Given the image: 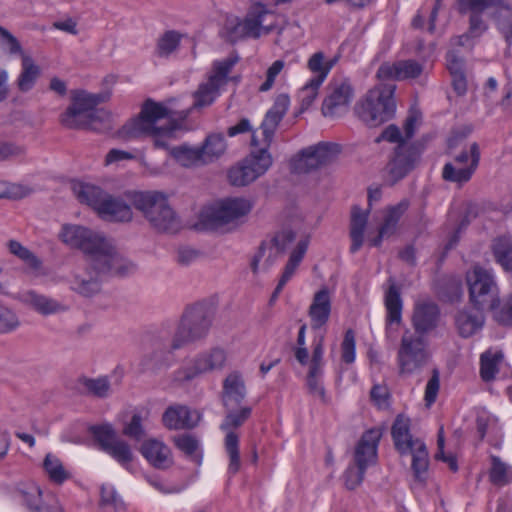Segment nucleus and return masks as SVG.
Segmentation results:
<instances>
[{"instance_id": "obj_1", "label": "nucleus", "mask_w": 512, "mask_h": 512, "mask_svg": "<svg viewBox=\"0 0 512 512\" xmlns=\"http://www.w3.org/2000/svg\"><path fill=\"white\" fill-rule=\"evenodd\" d=\"M134 270L135 265L117 251L96 255L73 272L69 280L70 289L82 297L91 298L101 292L103 276H126Z\"/></svg>"}, {"instance_id": "obj_2", "label": "nucleus", "mask_w": 512, "mask_h": 512, "mask_svg": "<svg viewBox=\"0 0 512 512\" xmlns=\"http://www.w3.org/2000/svg\"><path fill=\"white\" fill-rule=\"evenodd\" d=\"M170 110L151 99L144 102L139 115L127 121L119 130L124 139L152 137L155 148H167L165 137L172 135L176 126Z\"/></svg>"}, {"instance_id": "obj_3", "label": "nucleus", "mask_w": 512, "mask_h": 512, "mask_svg": "<svg viewBox=\"0 0 512 512\" xmlns=\"http://www.w3.org/2000/svg\"><path fill=\"white\" fill-rule=\"evenodd\" d=\"M289 105L290 99L287 94L278 95L272 107L266 112L260 125L262 140H259L256 132L252 131L251 146L253 150L243 160L258 177L264 175L273 163L272 156L268 150L280 122L289 109Z\"/></svg>"}, {"instance_id": "obj_4", "label": "nucleus", "mask_w": 512, "mask_h": 512, "mask_svg": "<svg viewBox=\"0 0 512 512\" xmlns=\"http://www.w3.org/2000/svg\"><path fill=\"white\" fill-rule=\"evenodd\" d=\"M110 96V91L96 94L83 90L73 91L71 105L61 115V123L70 129L100 131L107 128L110 115L103 109H96V106L109 100Z\"/></svg>"}, {"instance_id": "obj_5", "label": "nucleus", "mask_w": 512, "mask_h": 512, "mask_svg": "<svg viewBox=\"0 0 512 512\" xmlns=\"http://www.w3.org/2000/svg\"><path fill=\"white\" fill-rule=\"evenodd\" d=\"M125 196L157 232L176 233L181 228V221L164 193L127 191Z\"/></svg>"}, {"instance_id": "obj_6", "label": "nucleus", "mask_w": 512, "mask_h": 512, "mask_svg": "<svg viewBox=\"0 0 512 512\" xmlns=\"http://www.w3.org/2000/svg\"><path fill=\"white\" fill-rule=\"evenodd\" d=\"M72 191L76 198L98 213L100 218L109 222H130L133 219L131 206L122 198L110 195L100 187L82 182H74Z\"/></svg>"}, {"instance_id": "obj_7", "label": "nucleus", "mask_w": 512, "mask_h": 512, "mask_svg": "<svg viewBox=\"0 0 512 512\" xmlns=\"http://www.w3.org/2000/svg\"><path fill=\"white\" fill-rule=\"evenodd\" d=\"M214 314L212 306L204 302L186 308L171 338L170 350H179L206 338Z\"/></svg>"}, {"instance_id": "obj_8", "label": "nucleus", "mask_w": 512, "mask_h": 512, "mask_svg": "<svg viewBox=\"0 0 512 512\" xmlns=\"http://www.w3.org/2000/svg\"><path fill=\"white\" fill-rule=\"evenodd\" d=\"M395 89L394 84L385 83L369 90L365 99L356 107L359 118L370 127L389 121L396 108L393 98Z\"/></svg>"}, {"instance_id": "obj_9", "label": "nucleus", "mask_w": 512, "mask_h": 512, "mask_svg": "<svg viewBox=\"0 0 512 512\" xmlns=\"http://www.w3.org/2000/svg\"><path fill=\"white\" fill-rule=\"evenodd\" d=\"M431 352L428 341L417 333L406 330L397 351L399 375L403 377L420 373L429 363Z\"/></svg>"}, {"instance_id": "obj_10", "label": "nucleus", "mask_w": 512, "mask_h": 512, "mask_svg": "<svg viewBox=\"0 0 512 512\" xmlns=\"http://www.w3.org/2000/svg\"><path fill=\"white\" fill-rule=\"evenodd\" d=\"M470 302L477 310H494L500 303L499 290L493 273L475 265L467 272Z\"/></svg>"}, {"instance_id": "obj_11", "label": "nucleus", "mask_w": 512, "mask_h": 512, "mask_svg": "<svg viewBox=\"0 0 512 512\" xmlns=\"http://www.w3.org/2000/svg\"><path fill=\"white\" fill-rule=\"evenodd\" d=\"M251 209V202L245 198H226L205 208L200 214V222L204 228L216 230L235 223L246 216Z\"/></svg>"}, {"instance_id": "obj_12", "label": "nucleus", "mask_w": 512, "mask_h": 512, "mask_svg": "<svg viewBox=\"0 0 512 512\" xmlns=\"http://www.w3.org/2000/svg\"><path fill=\"white\" fill-rule=\"evenodd\" d=\"M59 237L65 244L79 248L89 255V257L116 251L111 240L106 238L102 233L83 226L65 225Z\"/></svg>"}, {"instance_id": "obj_13", "label": "nucleus", "mask_w": 512, "mask_h": 512, "mask_svg": "<svg viewBox=\"0 0 512 512\" xmlns=\"http://www.w3.org/2000/svg\"><path fill=\"white\" fill-rule=\"evenodd\" d=\"M237 62L238 57H227L212 63L207 81L201 83L193 94V108L210 106L216 100L220 89L228 83L229 74Z\"/></svg>"}, {"instance_id": "obj_14", "label": "nucleus", "mask_w": 512, "mask_h": 512, "mask_svg": "<svg viewBox=\"0 0 512 512\" xmlns=\"http://www.w3.org/2000/svg\"><path fill=\"white\" fill-rule=\"evenodd\" d=\"M382 436L381 427H373L361 435L354 450V464L347 469L348 480H363L366 470L376 465Z\"/></svg>"}, {"instance_id": "obj_15", "label": "nucleus", "mask_w": 512, "mask_h": 512, "mask_svg": "<svg viewBox=\"0 0 512 512\" xmlns=\"http://www.w3.org/2000/svg\"><path fill=\"white\" fill-rule=\"evenodd\" d=\"M251 414L252 408L249 406L226 409V415L220 424V429L226 433L224 446L229 457L228 470L231 473H236L240 468L239 436L234 429L241 427Z\"/></svg>"}, {"instance_id": "obj_16", "label": "nucleus", "mask_w": 512, "mask_h": 512, "mask_svg": "<svg viewBox=\"0 0 512 512\" xmlns=\"http://www.w3.org/2000/svg\"><path fill=\"white\" fill-rule=\"evenodd\" d=\"M480 161V149L476 142L472 143L469 150H464L452 162L446 163L442 170V178L445 181L462 186L469 182L475 173Z\"/></svg>"}, {"instance_id": "obj_17", "label": "nucleus", "mask_w": 512, "mask_h": 512, "mask_svg": "<svg viewBox=\"0 0 512 512\" xmlns=\"http://www.w3.org/2000/svg\"><path fill=\"white\" fill-rule=\"evenodd\" d=\"M100 449L110 455L119 464L125 466L133 459L131 448L127 442L118 438L110 424L96 425L90 428Z\"/></svg>"}, {"instance_id": "obj_18", "label": "nucleus", "mask_w": 512, "mask_h": 512, "mask_svg": "<svg viewBox=\"0 0 512 512\" xmlns=\"http://www.w3.org/2000/svg\"><path fill=\"white\" fill-rule=\"evenodd\" d=\"M420 151L413 145L399 144L385 168L386 182L394 185L403 179L418 162Z\"/></svg>"}, {"instance_id": "obj_19", "label": "nucleus", "mask_w": 512, "mask_h": 512, "mask_svg": "<svg viewBox=\"0 0 512 512\" xmlns=\"http://www.w3.org/2000/svg\"><path fill=\"white\" fill-rule=\"evenodd\" d=\"M17 493L32 512H61L55 496L37 482H19Z\"/></svg>"}, {"instance_id": "obj_20", "label": "nucleus", "mask_w": 512, "mask_h": 512, "mask_svg": "<svg viewBox=\"0 0 512 512\" xmlns=\"http://www.w3.org/2000/svg\"><path fill=\"white\" fill-rule=\"evenodd\" d=\"M226 352L212 348L196 356L191 368L178 369L174 375L177 381H190L199 374L221 370L226 363Z\"/></svg>"}, {"instance_id": "obj_21", "label": "nucleus", "mask_w": 512, "mask_h": 512, "mask_svg": "<svg viewBox=\"0 0 512 512\" xmlns=\"http://www.w3.org/2000/svg\"><path fill=\"white\" fill-rule=\"evenodd\" d=\"M353 98V88L346 80L334 81L329 85V93L322 104L325 117H336L346 111Z\"/></svg>"}, {"instance_id": "obj_22", "label": "nucleus", "mask_w": 512, "mask_h": 512, "mask_svg": "<svg viewBox=\"0 0 512 512\" xmlns=\"http://www.w3.org/2000/svg\"><path fill=\"white\" fill-rule=\"evenodd\" d=\"M295 238L296 235L292 230H283L276 233L271 240L264 241L252 261L251 267L253 272H257L258 263L264 257L266 268H269L275 259L286 251Z\"/></svg>"}, {"instance_id": "obj_23", "label": "nucleus", "mask_w": 512, "mask_h": 512, "mask_svg": "<svg viewBox=\"0 0 512 512\" xmlns=\"http://www.w3.org/2000/svg\"><path fill=\"white\" fill-rule=\"evenodd\" d=\"M201 420V414L186 405L169 406L162 415L163 425L169 430L193 429Z\"/></svg>"}, {"instance_id": "obj_24", "label": "nucleus", "mask_w": 512, "mask_h": 512, "mask_svg": "<svg viewBox=\"0 0 512 512\" xmlns=\"http://www.w3.org/2000/svg\"><path fill=\"white\" fill-rule=\"evenodd\" d=\"M423 67L415 60H402L380 65L376 76L380 81L414 79L421 75Z\"/></svg>"}, {"instance_id": "obj_25", "label": "nucleus", "mask_w": 512, "mask_h": 512, "mask_svg": "<svg viewBox=\"0 0 512 512\" xmlns=\"http://www.w3.org/2000/svg\"><path fill=\"white\" fill-rule=\"evenodd\" d=\"M144 458L157 469H168L173 465L171 449L158 439L145 440L140 448Z\"/></svg>"}, {"instance_id": "obj_26", "label": "nucleus", "mask_w": 512, "mask_h": 512, "mask_svg": "<svg viewBox=\"0 0 512 512\" xmlns=\"http://www.w3.org/2000/svg\"><path fill=\"white\" fill-rule=\"evenodd\" d=\"M408 207L409 201L404 199L386 210L383 223L379 227L378 234L374 238L369 239L371 246H381L384 238H389L396 232L398 222Z\"/></svg>"}, {"instance_id": "obj_27", "label": "nucleus", "mask_w": 512, "mask_h": 512, "mask_svg": "<svg viewBox=\"0 0 512 512\" xmlns=\"http://www.w3.org/2000/svg\"><path fill=\"white\" fill-rule=\"evenodd\" d=\"M439 316L438 306L433 302H420L415 305L412 324L414 332L423 336L437 325Z\"/></svg>"}, {"instance_id": "obj_28", "label": "nucleus", "mask_w": 512, "mask_h": 512, "mask_svg": "<svg viewBox=\"0 0 512 512\" xmlns=\"http://www.w3.org/2000/svg\"><path fill=\"white\" fill-rule=\"evenodd\" d=\"M391 436L395 449L402 456L408 455L416 442H422V440L412 437L410 419L402 414L397 415L391 428Z\"/></svg>"}, {"instance_id": "obj_29", "label": "nucleus", "mask_w": 512, "mask_h": 512, "mask_svg": "<svg viewBox=\"0 0 512 512\" xmlns=\"http://www.w3.org/2000/svg\"><path fill=\"white\" fill-rule=\"evenodd\" d=\"M246 397V386L238 372H232L223 381L222 402L225 409L237 408Z\"/></svg>"}, {"instance_id": "obj_30", "label": "nucleus", "mask_w": 512, "mask_h": 512, "mask_svg": "<svg viewBox=\"0 0 512 512\" xmlns=\"http://www.w3.org/2000/svg\"><path fill=\"white\" fill-rule=\"evenodd\" d=\"M330 313V293L326 287H323L314 294L312 303L308 310L312 329L316 330L324 326L329 320Z\"/></svg>"}, {"instance_id": "obj_31", "label": "nucleus", "mask_w": 512, "mask_h": 512, "mask_svg": "<svg viewBox=\"0 0 512 512\" xmlns=\"http://www.w3.org/2000/svg\"><path fill=\"white\" fill-rule=\"evenodd\" d=\"M269 14L266 7L261 4H255L246 18L242 21L243 33L248 37L259 38L262 31L268 34L272 30V25L264 26V18Z\"/></svg>"}, {"instance_id": "obj_32", "label": "nucleus", "mask_w": 512, "mask_h": 512, "mask_svg": "<svg viewBox=\"0 0 512 512\" xmlns=\"http://www.w3.org/2000/svg\"><path fill=\"white\" fill-rule=\"evenodd\" d=\"M307 241L301 240L298 242L296 248L291 252L290 257L284 267L283 273L279 279V282L272 293L271 301H274L284 286L292 279V277L295 275L297 268L299 267L300 263L302 262L304 255L307 251Z\"/></svg>"}, {"instance_id": "obj_33", "label": "nucleus", "mask_w": 512, "mask_h": 512, "mask_svg": "<svg viewBox=\"0 0 512 512\" xmlns=\"http://www.w3.org/2000/svg\"><path fill=\"white\" fill-rule=\"evenodd\" d=\"M389 286L384 294V305L387 311L386 321L389 324H399L402 320L403 301L400 288L396 285L393 278L388 279Z\"/></svg>"}, {"instance_id": "obj_34", "label": "nucleus", "mask_w": 512, "mask_h": 512, "mask_svg": "<svg viewBox=\"0 0 512 512\" xmlns=\"http://www.w3.org/2000/svg\"><path fill=\"white\" fill-rule=\"evenodd\" d=\"M367 221L368 211H363L360 207L354 206L350 223L351 253H356L362 247Z\"/></svg>"}, {"instance_id": "obj_35", "label": "nucleus", "mask_w": 512, "mask_h": 512, "mask_svg": "<svg viewBox=\"0 0 512 512\" xmlns=\"http://www.w3.org/2000/svg\"><path fill=\"white\" fill-rule=\"evenodd\" d=\"M483 310H462L455 318L456 326L462 337H470L480 330L484 324Z\"/></svg>"}, {"instance_id": "obj_36", "label": "nucleus", "mask_w": 512, "mask_h": 512, "mask_svg": "<svg viewBox=\"0 0 512 512\" xmlns=\"http://www.w3.org/2000/svg\"><path fill=\"white\" fill-rule=\"evenodd\" d=\"M173 351L170 350L169 343L163 348H155L151 353L146 354L140 362L142 372L157 373L161 369L167 368L171 364Z\"/></svg>"}, {"instance_id": "obj_37", "label": "nucleus", "mask_w": 512, "mask_h": 512, "mask_svg": "<svg viewBox=\"0 0 512 512\" xmlns=\"http://www.w3.org/2000/svg\"><path fill=\"white\" fill-rule=\"evenodd\" d=\"M175 447L180 450L183 455L195 463L200 465L202 462V448L199 439L193 434H180L173 437Z\"/></svg>"}, {"instance_id": "obj_38", "label": "nucleus", "mask_w": 512, "mask_h": 512, "mask_svg": "<svg viewBox=\"0 0 512 512\" xmlns=\"http://www.w3.org/2000/svg\"><path fill=\"white\" fill-rule=\"evenodd\" d=\"M171 156L183 167L205 165L200 147L180 145L170 150Z\"/></svg>"}, {"instance_id": "obj_39", "label": "nucleus", "mask_w": 512, "mask_h": 512, "mask_svg": "<svg viewBox=\"0 0 512 512\" xmlns=\"http://www.w3.org/2000/svg\"><path fill=\"white\" fill-rule=\"evenodd\" d=\"M39 75V66L34 63L30 56L22 54V71L17 80L18 88L22 92L31 90Z\"/></svg>"}, {"instance_id": "obj_40", "label": "nucleus", "mask_w": 512, "mask_h": 512, "mask_svg": "<svg viewBox=\"0 0 512 512\" xmlns=\"http://www.w3.org/2000/svg\"><path fill=\"white\" fill-rule=\"evenodd\" d=\"M200 147L205 164L218 159L226 150V142L221 134L208 135Z\"/></svg>"}, {"instance_id": "obj_41", "label": "nucleus", "mask_w": 512, "mask_h": 512, "mask_svg": "<svg viewBox=\"0 0 512 512\" xmlns=\"http://www.w3.org/2000/svg\"><path fill=\"white\" fill-rule=\"evenodd\" d=\"M501 351L487 350L480 357V375L483 381L489 382L495 378L499 365L503 360Z\"/></svg>"}, {"instance_id": "obj_42", "label": "nucleus", "mask_w": 512, "mask_h": 512, "mask_svg": "<svg viewBox=\"0 0 512 512\" xmlns=\"http://www.w3.org/2000/svg\"><path fill=\"white\" fill-rule=\"evenodd\" d=\"M181 34L175 30L164 32L157 40L155 55L159 58H169L180 46Z\"/></svg>"}, {"instance_id": "obj_43", "label": "nucleus", "mask_w": 512, "mask_h": 512, "mask_svg": "<svg viewBox=\"0 0 512 512\" xmlns=\"http://www.w3.org/2000/svg\"><path fill=\"white\" fill-rule=\"evenodd\" d=\"M27 300L31 306L42 315L55 314L65 310L64 305L58 301L35 292H29L27 294Z\"/></svg>"}, {"instance_id": "obj_44", "label": "nucleus", "mask_w": 512, "mask_h": 512, "mask_svg": "<svg viewBox=\"0 0 512 512\" xmlns=\"http://www.w3.org/2000/svg\"><path fill=\"white\" fill-rule=\"evenodd\" d=\"M333 64V61L325 62V55L323 52L319 51L314 53L307 63L308 69L312 73L316 74L311 80H313L316 85H322L333 67Z\"/></svg>"}, {"instance_id": "obj_45", "label": "nucleus", "mask_w": 512, "mask_h": 512, "mask_svg": "<svg viewBox=\"0 0 512 512\" xmlns=\"http://www.w3.org/2000/svg\"><path fill=\"white\" fill-rule=\"evenodd\" d=\"M493 254L504 270L512 271V239L500 237L493 244Z\"/></svg>"}, {"instance_id": "obj_46", "label": "nucleus", "mask_w": 512, "mask_h": 512, "mask_svg": "<svg viewBox=\"0 0 512 512\" xmlns=\"http://www.w3.org/2000/svg\"><path fill=\"white\" fill-rule=\"evenodd\" d=\"M259 177L248 167L244 160L228 171L229 183L236 187H243L254 182Z\"/></svg>"}, {"instance_id": "obj_47", "label": "nucleus", "mask_w": 512, "mask_h": 512, "mask_svg": "<svg viewBox=\"0 0 512 512\" xmlns=\"http://www.w3.org/2000/svg\"><path fill=\"white\" fill-rule=\"evenodd\" d=\"M259 177L248 167L244 160L228 171L229 183L236 187H243L254 182Z\"/></svg>"}, {"instance_id": "obj_48", "label": "nucleus", "mask_w": 512, "mask_h": 512, "mask_svg": "<svg viewBox=\"0 0 512 512\" xmlns=\"http://www.w3.org/2000/svg\"><path fill=\"white\" fill-rule=\"evenodd\" d=\"M43 468L50 480H67L74 477L71 470L67 469L61 460L51 453L45 456Z\"/></svg>"}, {"instance_id": "obj_49", "label": "nucleus", "mask_w": 512, "mask_h": 512, "mask_svg": "<svg viewBox=\"0 0 512 512\" xmlns=\"http://www.w3.org/2000/svg\"><path fill=\"white\" fill-rule=\"evenodd\" d=\"M321 168L312 147L302 149L292 161V169L297 173H309Z\"/></svg>"}, {"instance_id": "obj_50", "label": "nucleus", "mask_w": 512, "mask_h": 512, "mask_svg": "<svg viewBox=\"0 0 512 512\" xmlns=\"http://www.w3.org/2000/svg\"><path fill=\"white\" fill-rule=\"evenodd\" d=\"M100 496L101 507L105 509H111L114 512L122 511L125 509L122 498L117 493L111 482L102 484L100 489Z\"/></svg>"}, {"instance_id": "obj_51", "label": "nucleus", "mask_w": 512, "mask_h": 512, "mask_svg": "<svg viewBox=\"0 0 512 512\" xmlns=\"http://www.w3.org/2000/svg\"><path fill=\"white\" fill-rule=\"evenodd\" d=\"M79 384L85 389L86 393L98 398H106L110 394V381L106 376L98 378L81 377Z\"/></svg>"}, {"instance_id": "obj_52", "label": "nucleus", "mask_w": 512, "mask_h": 512, "mask_svg": "<svg viewBox=\"0 0 512 512\" xmlns=\"http://www.w3.org/2000/svg\"><path fill=\"white\" fill-rule=\"evenodd\" d=\"M414 448L411 449L408 455L412 457L411 468L416 477H419L422 473H425L429 467V455L425 443L416 442Z\"/></svg>"}, {"instance_id": "obj_53", "label": "nucleus", "mask_w": 512, "mask_h": 512, "mask_svg": "<svg viewBox=\"0 0 512 512\" xmlns=\"http://www.w3.org/2000/svg\"><path fill=\"white\" fill-rule=\"evenodd\" d=\"M311 147L321 167L333 163L340 153V146L335 143L319 142Z\"/></svg>"}, {"instance_id": "obj_54", "label": "nucleus", "mask_w": 512, "mask_h": 512, "mask_svg": "<svg viewBox=\"0 0 512 512\" xmlns=\"http://www.w3.org/2000/svg\"><path fill=\"white\" fill-rule=\"evenodd\" d=\"M495 23L498 31L503 35L508 45L512 43V8L500 7L495 13Z\"/></svg>"}, {"instance_id": "obj_55", "label": "nucleus", "mask_w": 512, "mask_h": 512, "mask_svg": "<svg viewBox=\"0 0 512 512\" xmlns=\"http://www.w3.org/2000/svg\"><path fill=\"white\" fill-rule=\"evenodd\" d=\"M483 12L484 11H468V13H470L469 27L467 33L459 37L460 44H463L462 39L464 38H478L486 32L488 25L483 19Z\"/></svg>"}, {"instance_id": "obj_56", "label": "nucleus", "mask_w": 512, "mask_h": 512, "mask_svg": "<svg viewBox=\"0 0 512 512\" xmlns=\"http://www.w3.org/2000/svg\"><path fill=\"white\" fill-rule=\"evenodd\" d=\"M323 374L324 370L309 368L306 376V385L310 394L318 396L323 402H326V393L322 385Z\"/></svg>"}, {"instance_id": "obj_57", "label": "nucleus", "mask_w": 512, "mask_h": 512, "mask_svg": "<svg viewBox=\"0 0 512 512\" xmlns=\"http://www.w3.org/2000/svg\"><path fill=\"white\" fill-rule=\"evenodd\" d=\"M490 480H510L512 479V466L501 460L500 457L492 455L490 457Z\"/></svg>"}, {"instance_id": "obj_58", "label": "nucleus", "mask_w": 512, "mask_h": 512, "mask_svg": "<svg viewBox=\"0 0 512 512\" xmlns=\"http://www.w3.org/2000/svg\"><path fill=\"white\" fill-rule=\"evenodd\" d=\"M10 252L23 260L27 265L32 268H38L41 265L39 259L26 247H24L20 242L11 240L8 244Z\"/></svg>"}, {"instance_id": "obj_59", "label": "nucleus", "mask_w": 512, "mask_h": 512, "mask_svg": "<svg viewBox=\"0 0 512 512\" xmlns=\"http://www.w3.org/2000/svg\"><path fill=\"white\" fill-rule=\"evenodd\" d=\"M142 421L143 419L140 414H134L131 420L124 426L122 434L136 441L141 440L145 436Z\"/></svg>"}, {"instance_id": "obj_60", "label": "nucleus", "mask_w": 512, "mask_h": 512, "mask_svg": "<svg viewBox=\"0 0 512 512\" xmlns=\"http://www.w3.org/2000/svg\"><path fill=\"white\" fill-rule=\"evenodd\" d=\"M320 86L321 85H316L314 81L310 79L309 82L300 89L298 99L302 111L307 110L312 105L317 97Z\"/></svg>"}, {"instance_id": "obj_61", "label": "nucleus", "mask_w": 512, "mask_h": 512, "mask_svg": "<svg viewBox=\"0 0 512 512\" xmlns=\"http://www.w3.org/2000/svg\"><path fill=\"white\" fill-rule=\"evenodd\" d=\"M342 360L351 364L355 361V333L352 329L345 332L344 339L341 344Z\"/></svg>"}, {"instance_id": "obj_62", "label": "nucleus", "mask_w": 512, "mask_h": 512, "mask_svg": "<svg viewBox=\"0 0 512 512\" xmlns=\"http://www.w3.org/2000/svg\"><path fill=\"white\" fill-rule=\"evenodd\" d=\"M20 325L17 315L8 308L0 310V334L10 333Z\"/></svg>"}, {"instance_id": "obj_63", "label": "nucleus", "mask_w": 512, "mask_h": 512, "mask_svg": "<svg viewBox=\"0 0 512 512\" xmlns=\"http://www.w3.org/2000/svg\"><path fill=\"white\" fill-rule=\"evenodd\" d=\"M324 335L314 338L312 343V358L309 368L324 370Z\"/></svg>"}, {"instance_id": "obj_64", "label": "nucleus", "mask_w": 512, "mask_h": 512, "mask_svg": "<svg viewBox=\"0 0 512 512\" xmlns=\"http://www.w3.org/2000/svg\"><path fill=\"white\" fill-rule=\"evenodd\" d=\"M495 0H457L458 12L466 14L468 11H485L493 6Z\"/></svg>"}]
</instances>
